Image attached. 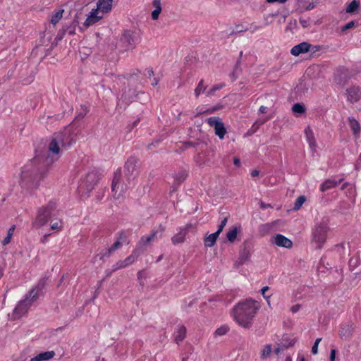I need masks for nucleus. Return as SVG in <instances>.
I'll list each match as a JSON object with an SVG mask.
<instances>
[{"label": "nucleus", "instance_id": "20e7f679", "mask_svg": "<svg viewBox=\"0 0 361 361\" xmlns=\"http://www.w3.org/2000/svg\"><path fill=\"white\" fill-rule=\"evenodd\" d=\"M54 135L61 147L66 149L76 141V134L73 133L72 127H66L62 131L56 133Z\"/></svg>", "mask_w": 361, "mask_h": 361}, {"label": "nucleus", "instance_id": "4468645a", "mask_svg": "<svg viewBox=\"0 0 361 361\" xmlns=\"http://www.w3.org/2000/svg\"><path fill=\"white\" fill-rule=\"evenodd\" d=\"M157 237V231H152L149 234L145 235L141 237L135 248H140V252L142 254L145 250L151 245L152 243L155 240Z\"/></svg>", "mask_w": 361, "mask_h": 361}, {"label": "nucleus", "instance_id": "37998d69", "mask_svg": "<svg viewBox=\"0 0 361 361\" xmlns=\"http://www.w3.org/2000/svg\"><path fill=\"white\" fill-rule=\"evenodd\" d=\"M301 308V305L300 304H295L292 305L290 307V310L292 313L295 314L297 313Z\"/></svg>", "mask_w": 361, "mask_h": 361}, {"label": "nucleus", "instance_id": "ddd939ff", "mask_svg": "<svg viewBox=\"0 0 361 361\" xmlns=\"http://www.w3.org/2000/svg\"><path fill=\"white\" fill-rule=\"evenodd\" d=\"M47 283V279H41L38 283L28 292L31 296V300H37L44 295V289Z\"/></svg>", "mask_w": 361, "mask_h": 361}, {"label": "nucleus", "instance_id": "5fc2aeb1", "mask_svg": "<svg viewBox=\"0 0 361 361\" xmlns=\"http://www.w3.org/2000/svg\"><path fill=\"white\" fill-rule=\"evenodd\" d=\"M305 133L307 134L308 137H313V132L310 128H307L305 129Z\"/></svg>", "mask_w": 361, "mask_h": 361}, {"label": "nucleus", "instance_id": "423d86ee", "mask_svg": "<svg viewBox=\"0 0 361 361\" xmlns=\"http://www.w3.org/2000/svg\"><path fill=\"white\" fill-rule=\"evenodd\" d=\"M55 209V203L51 202L46 207L39 208L35 221L36 227L39 228L46 224L51 219Z\"/></svg>", "mask_w": 361, "mask_h": 361}, {"label": "nucleus", "instance_id": "f8f14e48", "mask_svg": "<svg viewBox=\"0 0 361 361\" xmlns=\"http://www.w3.org/2000/svg\"><path fill=\"white\" fill-rule=\"evenodd\" d=\"M118 44L124 51L133 49L135 44L133 32L130 30H125L120 38Z\"/></svg>", "mask_w": 361, "mask_h": 361}, {"label": "nucleus", "instance_id": "2f4dec72", "mask_svg": "<svg viewBox=\"0 0 361 361\" xmlns=\"http://www.w3.org/2000/svg\"><path fill=\"white\" fill-rule=\"evenodd\" d=\"M272 352V348L271 345H266L263 350H262L260 357L262 359H265L268 357Z\"/></svg>", "mask_w": 361, "mask_h": 361}, {"label": "nucleus", "instance_id": "b1692460", "mask_svg": "<svg viewBox=\"0 0 361 361\" xmlns=\"http://www.w3.org/2000/svg\"><path fill=\"white\" fill-rule=\"evenodd\" d=\"M219 235V232H216L209 235L208 236H206L204 239V246L207 247H211L214 246Z\"/></svg>", "mask_w": 361, "mask_h": 361}, {"label": "nucleus", "instance_id": "1a4fd4ad", "mask_svg": "<svg viewBox=\"0 0 361 361\" xmlns=\"http://www.w3.org/2000/svg\"><path fill=\"white\" fill-rule=\"evenodd\" d=\"M209 126L214 128L215 135L220 139L224 140L227 134V130L222 120L219 117H211L207 119Z\"/></svg>", "mask_w": 361, "mask_h": 361}, {"label": "nucleus", "instance_id": "e2e57ef3", "mask_svg": "<svg viewBox=\"0 0 361 361\" xmlns=\"http://www.w3.org/2000/svg\"><path fill=\"white\" fill-rule=\"evenodd\" d=\"M286 0H267L268 3H273V2H279V3H284Z\"/></svg>", "mask_w": 361, "mask_h": 361}, {"label": "nucleus", "instance_id": "0eeeda50", "mask_svg": "<svg viewBox=\"0 0 361 361\" xmlns=\"http://www.w3.org/2000/svg\"><path fill=\"white\" fill-rule=\"evenodd\" d=\"M126 190L127 184L122 180L121 169H118L114 173L111 183V190L114 192V198L119 199Z\"/></svg>", "mask_w": 361, "mask_h": 361}, {"label": "nucleus", "instance_id": "6e6d98bb", "mask_svg": "<svg viewBox=\"0 0 361 361\" xmlns=\"http://www.w3.org/2000/svg\"><path fill=\"white\" fill-rule=\"evenodd\" d=\"M118 269H115V264L113 266V269L111 270H106V276H110L114 271H117Z\"/></svg>", "mask_w": 361, "mask_h": 361}, {"label": "nucleus", "instance_id": "aec40b11", "mask_svg": "<svg viewBox=\"0 0 361 361\" xmlns=\"http://www.w3.org/2000/svg\"><path fill=\"white\" fill-rule=\"evenodd\" d=\"M112 2L113 0H98L97 10L102 13H109L112 8Z\"/></svg>", "mask_w": 361, "mask_h": 361}, {"label": "nucleus", "instance_id": "69168bd1", "mask_svg": "<svg viewBox=\"0 0 361 361\" xmlns=\"http://www.w3.org/2000/svg\"><path fill=\"white\" fill-rule=\"evenodd\" d=\"M154 146H155V145H154V142H152V143L149 144V145L147 146V149H152V147H154Z\"/></svg>", "mask_w": 361, "mask_h": 361}, {"label": "nucleus", "instance_id": "7ed1b4c3", "mask_svg": "<svg viewBox=\"0 0 361 361\" xmlns=\"http://www.w3.org/2000/svg\"><path fill=\"white\" fill-rule=\"evenodd\" d=\"M140 168V161L135 156L130 157L124 164V177L128 183L133 182L137 177Z\"/></svg>", "mask_w": 361, "mask_h": 361}, {"label": "nucleus", "instance_id": "f257e3e1", "mask_svg": "<svg viewBox=\"0 0 361 361\" xmlns=\"http://www.w3.org/2000/svg\"><path fill=\"white\" fill-rule=\"evenodd\" d=\"M60 146L61 145L53 135L46 154L36 155L30 164L23 168L20 180L22 188L27 190L38 188L40 182L47 177L51 164L57 160V158L55 159L54 156L59 154Z\"/></svg>", "mask_w": 361, "mask_h": 361}, {"label": "nucleus", "instance_id": "473e14b6", "mask_svg": "<svg viewBox=\"0 0 361 361\" xmlns=\"http://www.w3.org/2000/svg\"><path fill=\"white\" fill-rule=\"evenodd\" d=\"M238 231V228L235 226L228 232L227 238L231 243H233L235 240Z\"/></svg>", "mask_w": 361, "mask_h": 361}, {"label": "nucleus", "instance_id": "5701e85b", "mask_svg": "<svg viewBox=\"0 0 361 361\" xmlns=\"http://www.w3.org/2000/svg\"><path fill=\"white\" fill-rule=\"evenodd\" d=\"M54 355V351H46L37 355L34 357L31 358L30 361H47L53 358Z\"/></svg>", "mask_w": 361, "mask_h": 361}, {"label": "nucleus", "instance_id": "bf43d9fd", "mask_svg": "<svg viewBox=\"0 0 361 361\" xmlns=\"http://www.w3.org/2000/svg\"><path fill=\"white\" fill-rule=\"evenodd\" d=\"M314 6H315L314 3L310 2L306 6V10H312V9H313L314 8Z\"/></svg>", "mask_w": 361, "mask_h": 361}, {"label": "nucleus", "instance_id": "49530a36", "mask_svg": "<svg viewBox=\"0 0 361 361\" xmlns=\"http://www.w3.org/2000/svg\"><path fill=\"white\" fill-rule=\"evenodd\" d=\"M202 88H203V82L201 81L197 87H196L195 90V94L196 96H199L200 94L201 93L202 90Z\"/></svg>", "mask_w": 361, "mask_h": 361}, {"label": "nucleus", "instance_id": "13d9d810", "mask_svg": "<svg viewBox=\"0 0 361 361\" xmlns=\"http://www.w3.org/2000/svg\"><path fill=\"white\" fill-rule=\"evenodd\" d=\"M222 86L221 85H216V86H214L209 92V94H212L215 90H219L221 87Z\"/></svg>", "mask_w": 361, "mask_h": 361}, {"label": "nucleus", "instance_id": "72a5a7b5", "mask_svg": "<svg viewBox=\"0 0 361 361\" xmlns=\"http://www.w3.org/2000/svg\"><path fill=\"white\" fill-rule=\"evenodd\" d=\"M63 10H59L54 15L52 16L51 23L56 25L62 18Z\"/></svg>", "mask_w": 361, "mask_h": 361}, {"label": "nucleus", "instance_id": "ea45409f", "mask_svg": "<svg viewBox=\"0 0 361 361\" xmlns=\"http://www.w3.org/2000/svg\"><path fill=\"white\" fill-rule=\"evenodd\" d=\"M62 227V222L61 221H56L51 224V228L52 230H60Z\"/></svg>", "mask_w": 361, "mask_h": 361}, {"label": "nucleus", "instance_id": "864d4df0", "mask_svg": "<svg viewBox=\"0 0 361 361\" xmlns=\"http://www.w3.org/2000/svg\"><path fill=\"white\" fill-rule=\"evenodd\" d=\"M139 73H140V71L139 70H135V71H133V73H131L128 75L127 78L129 79V78H133L134 75H138Z\"/></svg>", "mask_w": 361, "mask_h": 361}, {"label": "nucleus", "instance_id": "2eb2a0df", "mask_svg": "<svg viewBox=\"0 0 361 361\" xmlns=\"http://www.w3.org/2000/svg\"><path fill=\"white\" fill-rule=\"evenodd\" d=\"M192 228L191 224H186L184 227L180 228V230L172 237L171 241L173 245L182 244L185 240V237L190 228Z\"/></svg>", "mask_w": 361, "mask_h": 361}, {"label": "nucleus", "instance_id": "412c9836", "mask_svg": "<svg viewBox=\"0 0 361 361\" xmlns=\"http://www.w3.org/2000/svg\"><path fill=\"white\" fill-rule=\"evenodd\" d=\"M310 45L307 42H302L293 47L291 49V54L293 56H298L300 54L306 53L310 50Z\"/></svg>", "mask_w": 361, "mask_h": 361}, {"label": "nucleus", "instance_id": "de8ad7c7", "mask_svg": "<svg viewBox=\"0 0 361 361\" xmlns=\"http://www.w3.org/2000/svg\"><path fill=\"white\" fill-rule=\"evenodd\" d=\"M227 221H228V218L227 217H225L224 219V220L221 221L220 226H219V230L216 231V232H219V234L221 233V232L223 231L224 226H226V223H227Z\"/></svg>", "mask_w": 361, "mask_h": 361}, {"label": "nucleus", "instance_id": "79ce46f5", "mask_svg": "<svg viewBox=\"0 0 361 361\" xmlns=\"http://www.w3.org/2000/svg\"><path fill=\"white\" fill-rule=\"evenodd\" d=\"M62 328L60 327V328H58L56 329H52L49 331V334L48 335L49 336H59V335L58 334L59 332H61L62 331Z\"/></svg>", "mask_w": 361, "mask_h": 361}, {"label": "nucleus", "instance_id": "c03bdc74", "mask_svg": "<svg viewBox=\"0 0 361 361\" xmlns=\"http://www.w3.org/2000/svg\"><path fill=\"white\" fill-rule=\"evenodd\" d=\"M354 26L355 23L353 21H350L341 28V31L345 32L348 29L353 28Z\"/></svg>", "mask_w": 361, "mask_h": 361}, {"label": "nucleus", "instance_id": "f03ea898", "mask_svg": "<svg viewBox=\"0 0 361 361\" xmlns=\"http://www.w3.org/2000/svg\"><path fill=\"white\" fill-rule=\"evenodd\" d=\"M259 310L258 302L249 299L238 302L232 310L233 320L240 326L248 328Z\"/></svg>", "mask_w": 361, "mask_h": 361}, {"label": "nucleus", "instance_id": "f3484780", "mask_svg": "<svg viewBox=\"0 0 361 361\" xmlns=\"http://www.w3.org/2000/svg\"><path fill=\"white\" fill-rule=\"evenodd\" d=\"M346 98L352 104L358 102L361 98V89L356 86L349 87L346 90Z\"/></svg>", "mask_w": 361, "mask_h": 361}, {"label": "nucleus", "instance_id": "774afa93", "mask_svg": "<svg viewBox=\"0 0 361 361\" xmlns=\"http://www.w3.org/2000/svg\"><path fill=\"white\" fill-rule=\"evenodd\" d=\"M259 174L258 171H253L252 172V176H257Z\"/></svg>", "mask_w": 361, "mask_h": 361}, {"label": "nucleus", "instance_id": "a18cd8bd", "mask_svg": "<svg viewBox=\"0 0 361 361\" xmlns=\"http://www.w3.org/2000/svg\"><path fill=\"white\" fill-rule=\"evenodd\" d=\"M322 340H315V343L313 345V346L312 347V354L315 355L317 353V351H318V345L319 343V342L321 341Z\"/></svg>", "mask_w": 361, "mask_h": 361}, {"label": "nucleus", "instance_id": "7c9ffc66", "mask_svg": "<svg viewBox=\"0 0 361 361\" xmlns=\"http://www.w3.org/2000/svg\"><path fill=\"white\" fill-rule=\"evenodd\" d=\"M128 234L126 231H121L116 235V240L120 241L122 244L126 243L128 244L129 242L127 241Z\"/></svg>", "mask_w": 361, "mask_h": 361}, {"label": "nucleus", "instance_id": "39448f33", "mask_svg": "<svg viewBox=\"0 0 361 361\" xmlns=\"http://www.w3.org/2000/svg\"><path fill=\"white\" fill-rule=\"evenodd\" d=\"M99 179L100 175L97 171H92L87 173L79 185L80 192L88 194L94 188Z\"/></svg>", "mask_w": 361, "mask_h": 361}, {"label": "nucleus", "instance_id": "603ef678", "mask_svg": "<svg viewBox=\"0 0 361 361\" xmlns=\"http://www.w3.org/2000/svg\"><path fill=\"white\" fill-rule=\"evenodd\" d=\"M336 358V350L331 349L330 354V361H335Z\"/></svg>", "mask_w": 361, "mask_h": 361}, {"label": "nucleus", "instance_id": "393cba45", "mask_svg": "<svg viewBox=\"0 0 361 361\" xmlns=\"http://www.w3.org/2000/svg\"><path fill=\"white\" fill-rule=\"evenodd\" d=\"M337 185V183L333 180H326L321 185V191L324 192L327 190L335 188Z\"/></svg>", "mask_w": 361, "mask_h": 361}, {"label": "nucleus", "instance_id": "338daca9", "mask_svg": "<svg viewBox=\"0 0 361 361\" xmlns=\"http://www.w3.org/2000/svg\"><path fill=\"white\" fill-rule=\"evenodd\" d=\"M87 112V108L85 107L84 109H83V112L81 113V116L83 117Z\"/></svg>", "mask_w": 361, "mask_h": 361}, {"label": "nucleus", "instance_id": "6ab92c4d", "mask_svg": "<svg viewBox=\"0 0 361 361\" xmlns=\"http://www.w3.org/2000/svg\"><path fill=\"white\" fill-rule=\"evenodd\" d=\"M100 13L101 12L97 9L92 10L90 15L86 18V20L84 23V26L85 27H88L101 20L103 18V16L99 15Z\"/></svg>", "mask_w": 361, "mask_h": 361}, {"label": "nucleus", "instance_id": "c9c22d12", "mask_svg": "<svg viewBox=\"0 0 361 361\" xmlns=\"http://www.w3.org/2000/svg\"><path fill=\"white\" fill-rule=\"evenodd\" d=\"M306 201V198L304 197V196H300L299 197L295 202V204H294V209L295 210H298L301 207L302 205L303 204V203Z\"/></svg>", "mask_w": 361, "mask_h": 361}, {"label": "nucleus", "instance_id": "052dcab7", "mask_svg": "<svg viewBox=\"0 0 361 361\" xmlns=\"http://www.w3.org/2000/svg\"><path fill=\"white\" fill-rule=\"evenodd\" d=\"M260 114H265L267 112V107L265 106H261L259 109Z\"/></svg>", "mask_w": 361, "mask_h": 361}, {"label": "nucleus", "instance_id": "4d7b16f0", "mask_svg": "<svg viewBox=\"0 0 361 361\" xmlns=\"http://www.w3.org/2000/svg\"><path fill=\"white\" fill-rule=\"evenodd\" d=\"M49 234H45V235H44L42 237V238H41V240H40V242H41L42 243H47V240H48V237H49Z\"/></svg>", "mask_w": 361, "mask_h": 361}, {"label": "nucleus", "instance_id": "09e8293b", "mask_svg": "<svg viewBox=\"0 0 361 361\" xmlns=\"http://www.w3.org/2000/svg\"><path fill=\"white\" fill-rule=\"evenodd\" d=\"M145 72V75H147L149 78H151L154 75V71L152 68H146Z\"/></svg>", "mask_w": 361, "mask_h": 361}, {"label": "nucleus", "instance_id": "680f3d73", "mask_svg": "<svg viewBox=\"0 0 361 361\" xmlns=\"http://www.w3.org/2000/svg\"><path fill=\"white\" fill-rule=\"evenodd\" d=\"M233 164L237 166H239L240 164V159L238 157H234L233 158Z\"/></svg>", "mask_w": 361, "mask_h": 361}, {"label": "nucleus", "instance_id": "8fccbe9b", "mask_svg": "<svg viewBox=\"0 0 361 361\" xmlns=\"http://www.w3.org/2000/svg\"><path fill=\"white\" fill-rule=\"evenodd\" d=\"M71 24L73 25V26L74 27H77L79 25V20H78V15H75L74 19L73 20V21L71 22Z\"/></svg>", "mask_w": 361, "mask_h": 361}, {"label": "nucleus", "instance_id": "0e129e2a", "mask_svg": "<svg viewBox=\"0 0 361 361\" xmlns=\"http://www.w3.org/2000/svg\"><path fill=\"white\" fill-rule=\"evenodd\" d=\"M281 350H283V348H281L280 347H277L274 349V353L276 355H279Z\"/></svg>", "mask_w": 361, "mask_h": 361}, {"label": "nucleus", "instance_id": "f704fd0d", "mask_svg": "<svg viewBox=\"0 0 361 361\" xmlns=\"http://www.w3.org/2000/svg\"><path fill=\"white\" fill-rule=\"evenodd\" d=\"M76 27L73 26L71 23L70 25H64L62 29V34L65 35L66 33H68L69 35H74L75 33Z\"/></svg>", "mask_w": 361, "mask_h": 361}, {"label": "nucleus", "instance_id": "dca6fc26", "mask_svg": "<svg viewBox=\"0 0 361 361\" xmlns=\"http://www.w3.org/2000/svg\"><path fill=\"white\" fill-rule=\"evenodd\" d=\"M271 242L279 247L290 249L293 247V242L281 234H277L271 238Z\"/></svg>", "mask_w": 361, "mask_h": 361}, {"label": "nucleus", "instance_id": "a211bd4d", "mask_svg": "<svg viewBox=\"0 0 361 361\" xmlns=\"http://www.w3.org/2000/svg\"><path fill=\"white\" fill-rule=\"evenodd\" d=\"M144 94L143 92H139L135 89H128L126 90L122 94V99L127 103L140 99L139 94Z\"/></svg>", "mask_w": 361, "mask_h": 361}, {"label": "nucleus", "instance_id": "bb28decb", "mask_svg": "<svg viewBox=\"0 0 361 361\" xmlns=\"http://www.w3.org/2000/svg\"><path fill=\"white\" fill-rule=\"evenodd\" d=\"M360 0H353L351 1L346 8V12L348 13H355L360 7Z\"/></svg>", "mask_w": 361, "mask_h": 361}, {"label": "nucleus", "instance_id": "3c124183", "mask_svg": "<svg viewBox=\"0 0 361 361\" xmlns=\"http://www.w3.org/2000/svg\"><path fill=\"white\" fill-rule=\"evenodd\" d=\"M186 178V175L185 174H180V176L178 177H176V180L178 181V183H181L182 181H183Z\"/></svg>", "mask_w": 361, "mask_h": 361}, {"label": "nucleus", "instance_id": "58836bf2", "mask_svg": "<svg viewBox=\"0 0 361 361\" xmlns=\"http://www.w3.org/2000/svg\"><path fill=\"white\" fill-rule=\"evenodd\" d=\"M269 290V287L268 286H264L263 287L260 292H261V294L263 295V297L267 299V303H268V305L270 306V301H269V298H270V295L269 296H267L266 295V293Z\"/></svg>", "mask_w": 361, "mask_h": 361}, {"label": "nucleus", "instance_id": "a19ab883", "mask_svg": "<svg viewBox=\"0 0 361 361\" xmlns=\"http://www.w3.org/2000/svg\"><path fill=\"white\" fill-rule=\"evenodd\" d=\"M178 333V337H179V338H183L187 336L186 335V329L184 326L180 327Z\"/></svg>", "mask_w": 361, "mask_h": 361}, {"label": "nucleus", "instance_id": "4be33fe9", "mask_svg": "<svg viewBox=\"0 0 361 361\" xmlns=\"http://www.w3.org/2000/svg\"><path fill=\"white\" fill-rule=\"evenodd\" d=\"M123 244L118 241L116 242L108 249H106L104 252H101L98 255L100 257V259H103L104 257H109L113 252H114L117 249H118Z\"/></svg>", "mask_w": 361, "mask_h": 361}, {"label": "nucleus", "instance_id": "6e6552de", "mask_svg": "<svg viewBox=\"0 0 361 361\" xmlns=\"http://www.w3.org/2000/svg\"><path fill=\"white\" fill-rule=\"evenodd\" d=\"M35 302H37V300H31V296H30V294H26L24 299L20 300L14 308L11 314V319L13 320L20 319L23 315L27 312L32 304Z\"/></svg>", "mask_w": 361, "mask_h": 361}, {"label": "nucleus", "instance_id": "e433bc0d", "mask_svg": "<svg viewBox=\"0 0 361 361\" xmlns=\"http://www.w3.org/2000/svg\"><path fill=\"white\" fill-rule=\"evenodd\" d=\"M352 331H353L352 328H350V326H347L345 328H343L341 330V336H345V337L351 336H352V334H351Z\"/></svg>", "mask_w": 361, "mask_h": 361}, {"label": "nucleus", "instance_id": "9b49d317", "mask_svg": "<svg viewBox=\"0 0 361 361\" xmlns=\"http://www.w3.org/2000/svg\"><path fill=\"white\" fill-rule=\"evenodd\" d=\"M140 248H135L132 253L123 260H119L115 264V269H124L133 264L142 254Z\"/></svg>", "mask_w": 361, "mask_h": 361}, {"label": "nucleus", "instance_id": "cd10ccee", "mask_svg": "<svg viewBox=\"0 0 361 361\" xmlns=\"http://www.w3.org/2000/svg\"><path fill=\"white\" fill-rule=\"evenodd\" d=\"M350 126L354 134H358L360 131V126L359 123L353 118H349Z\"/></svg>", "mask_w": 361, "mask_h": 361}, {"label": "nucleus", "instance_id": "c85d7f7f", "mask_svg": "<svg viewBox=\"0 0 361 361\" xmlns=\"http://www.w3.org/2000/svg\"><path fill=\"white\" fill-rule=\"evenodd\" d=\"M229 331V327L228 326L224 325L219 327L214 333V336L216 337H221L227 335V333Z\"/></svg>", "mask_w": 361, "mask_h": 361}, {"label": "nucleus", "instance_id": "4c0bfd02", "mask_svg": "<svg viewBox=\"0 0 361 361\" xmlns=\"http://www.w3.org/2000/svg\"><path fill=\"white\" fill-rule=\"evenodd\" d=\"M153 6L155 7V9L152 12V18L154 20L158 19V0L153 1Z\"/></svg>", "mask_w": 361, "mask_h": 361}, {"label": "nucleus", "instance_id": "c756f323", "mask_svg": "<svg viewBox=\"0 0 361 361\" xmlns=\"http://www.w3.org/2000/svg\"><path fill=\"white\" fill-rule=\"evenodd\" d=\"M15 228H16L15 225H13L9 228V229L7 231V235L2 240L3 245H6L10 243L11 239L13 235Z\"/></svg>", "mask_w": 361, "mask_h": 361}, {"label": "nucleus", "instance_id": "a878e982", "mask_svg": "<svg viewBox=\"0 0 361 361\" xmlns=\"http://www.w3.org/2000/svg\"><path fill=\"white\" fill-rule=\"evenodd\" d=\"M292 111L295 115L300 116L305 114L306 108L304 104L297 103L293 106Z\"/></svg>", "mask_w": 361, "mask_h": 361}, {"label": "nucleus", "instance_id": "9d476101", "mask_svg": "<svg viewBox=\"0 0 361 361\" xmlns=\"http://www.w3.org/2000/svg\"><path fill=\"white\" fill-rule=\"evenodd\" d=\"M329 231V227L326 224L321 223L316 226L314 232L313 233V240L321 247L326 240V235Z\"/></svg>", "mask_w": 361, "mask_h": 361}]
</instances>
